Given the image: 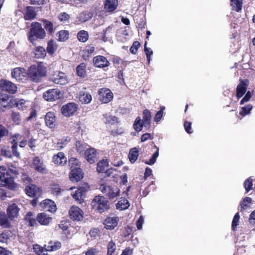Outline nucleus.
Here are the masks:
<instances>
[{
    "label": "nucleus",
    "mask_w": 255,
    "mask_h": 255,
    "mask_svg": "<svg viewBox=\"0 0 255 255\" xmlns=\"http://www.w3.org/2000/svg\"><path fill=\"white\" fill-rule=\"evenodd\" d=\"M28 77L33 82L39 83L42 79L47 76V68L43 62L31 65L28 69Z\"/></svg>",
    "instance_id": "f257e3e1"
},
{
    "label": "nucleus",
    "mask_w": 255,
    "mask_h": 255,
    "mask_svg": "<svg viewBox=\"0 0 255 255\" xmlns=\"http://www.w3.org/2000/svg\"><path fill=\"white\" fill-rule=\"evenodd\" d=\"M46 36V32L41 24L37 22H33L31 24L28 32V39L31 42L37 39H42Z\"/></svg>",
    "instance_id": "f03ea898"
},
{
    "label": "nucleus",
    "mask_w": 255,
    "mask_h": 255,
    "mask_svg": "<svg viewBox=\"0 0 255 255\" xmlns=\"http://www.w3.org/2000/svg\"><path fill=\"white\" fill-rule=\"evenodd\" d=\"M0 185L7 187L8 188L15 190L17 184L13 181V179L7 174V171L3 167L0 166Z\"/></svg>",
    "instance_id": "7ed1b4c3"
},
{
    "label": "nucleus",
    "mask_w": 255,
    "mask_h": 255,
    "mask_svg": "<svg viewBox=\"0 0 255 255\" xmlns=\"http://www.w3.org/2000/svg\"><path fill=\"white\" fill-rule=\"evenodd\" d=\"M91 205L93 208L100 213H102L108 210L110 204L108 201L103 196H96L93 199Z\"/></svg>",
    "instance_id": "20e7f679"
},
{
    "label": "nucleus",
    "mask_w": 255,
    "mask_h": 255,
    "mask_svg": "<svg viewBox=\"0 0 255 255\" xmlns=\"http://www.w3.org/2000/svg\"><path fill=\"white\" fill-rule=\"evenodd\" d=\"M101 191L110 199H113L119 196L120 190L116 186L102 184L99 188Z\"/></svg>",
    "instance_id": "39448f33"
},
{
    "label": "nucleus",
    "mask_w": 255,
    "mask_h": 255,
    "mask_svg": "<svg viewBox=\"0 0 255 255\" xmlns=\"http://www.w3.org/2000/svg\"><path fill=\"white\" fill-rule=\"evenodd\" d=\"M50 81L56 84L64 85L68 82L66 74L61 71H55L50 77Z\"/></svg>",
    "instance_id": "423d86ee"
},
{
    "label": "nucleus",
    "mask_w": 255,
    "mask_h": 255,
    "mask_svg": "<svg viewBox=\"0 0 255 255\" xmlns=\"http://www.w3.org/2000/svg\"><path fill=\"white\" fill-rule=\"evenodd\" d=\"M11 75L13 78L18 81L24 82L26 81L28 77V71L22 68H16L13 70L11 72Z\"/></svg>",
    "instance_id": "0eeeda50"
},
{
    "label": "nucleus",
    "mask_w": 255,
    "mask_h": 255,
    "mask_svg": "<svg viewBox=\"0 0 255 255\" xmlns=\"http://www.w3.org/2000/svg\"><path fill=\"white\" fill-rule=\"evenodd\" d=\"M32 167L37 172L45 174L48 170L43 160L38 156L35 157L32 160Z\"/></svg>",
    "instance_id": "6e6552de"
},
{
    "label": "nucleus",
    "mask_w": 255,
    "mask_h": 255,
    "mask_svg": "<svg viewBox=\"0 0 255 255\" xmlns=\"http://www.w3.org/2000/svg\"><path fill=\"white\" fill-rule=\"evenodd\" d=\"M43 97L47 101H54L59 99L62 97V94L59 90L53 89L44 92Z\"/></svg>",
    "instance_id": "1a4fd4ad"
},
{
    "label": "nucleus",
    "mask_w": 255,
    "mask_h": 255,
    "mask_svg": "<svg viewBox=\"0 0 255 255\" xmlns=\"http://www.w3.org/2000/svg\"><path fill=\"white\" fill-rule=\"evenodd\" d=\"M0 87L1 89L10 94H14L17 91L16 85L11 82L2 79L0 81Z\"/></svg>",
    "instance_id": "9d476101"
},
{
    "label": "nucleus",
    "mask_w": 255,
    "mask_h": 255,
    "mask_svg": "<svg viewBox=\"0 0 255 255\" xmlns=\"http://www.w3.org/2000/svg\"><path fill=\"white\" fill-rule=\"evenodd\" d=\"M26 194L28 196L38 198L42 194L41 189L34 184L27 185L25 188Z\"/></svg>",
    "instance_id": "9b49d317"
},
{
    "label": "nucleus",
    "mask_w": 255,
    "mask_h": 255,
    "mask_svg": "<svg viewBox=\"0 0 255 255\" xmlns=\"http://www.w3.org/2000/svg\"><path fill=\"white\" fill-rule=\"evenodd\" d=\"M77 110V106L74 103H68L62 106L61 112L63 115L69 117L73 115Z\"/></svg>",
    "instance_id": "f8f14e48"
},
{
    "label": "nucleus",
    "mask_w": 255,
    "mask_h": 255,
    "mask_svg": "<svg viewBox=\"0 0 255 255\" xmlns=\"http://www.w3.org/2000/svg\"><path fill=\"white\" fill-rule=\"evenodd\" d=\"M99 95L100 100L104 103H109L113 98L112 92L110 89L107 88L101 89Z\"/></svg>",
    "instance_id": "ddd939ff"
},
{
    "label": "nucleus",
    "mask_w": 255,
    "mask_h": 255,
    "mask_svg": "<svg viewBox=\"0 0 255 255\" xmlns=\"http://www.w3.org/2000/svg\"><path fill=\"white\" fill-rule=\"evenodd\" d=\"M69 215L73 220L80 221L83 218L82 211L78 207L73 206L69 210Z\"/></svg>",
    "instance_id": "4468645a"
},
{
    "label": "nucleus",
    "mask_w": 255,
    "mask_h": 255,
    "mask_svg": "<svg viewBox=\"0 0 255 255\" xmlns=\"http://www.w3.org/2000/svg\"><path fill=\"white\" fill-rule=\"evenodd\" d=\"M119 222V218L116 216H110L105 220L104 224L105 228L107 230H113L117 225Z\"/></svg>",
    "instance_id": "2eb2a0df"
},
{
    "label": "nucleus",
    "mask_w": 255,
    "mask_h": 255,
    "mask_svg": "<svg viewBox=\"0 0 255 255\" xmlns=\"http://www.w3.org/2000/svg\"><path fill=\"white\" fill-rule=\"evenodd\" d=\"M85 157L88 162L92 164L98 159V156L96 150L93 148L87 149L84 152Z\"/></svg>",
    "instance_id": "dca6fc26"
},
{
    "label": "nucleus",
    "mask_w": 255,
    "mask_h": 255,
    "mask_svg": "<svg viewBox=\"0 0 255 255\" xmlns=\"http://www.w3.org/2000/svg\"><path fill=\"white\" fill-rule=\"evenodd\" d=\"M94 65L97 67L103 68L108 67L109 62L106 57L101 55L95 57L93 60Z\"/></svg>",
    "instance_id": "f3484780"
},
{
    "label": "nucleus",
    "mask_w": 255,
    "mask_h": 255,
    "mask_svg": "<svg viewBox=\"0 0 255 255\" xmlns=\"http://www.w3.org/2000/svg\"><path fill=\"white\" fill-rule=\"evenodd\" d=\"M83 173L80 168H74L71 170V173L69 175L70 179L73 182H77L82 179Z\"/></svg>",
    "instance_id": "a211bd4d"
},
{
    "label": "nucleus",
    "mask_w": 255,
    "mask_h": 255,
    "mask_svg": "<svg viewBox=\"0 0 255 255\" xmlns=\"http://www.w3.org/2000/svg\"><path fill=\"white\" fill-rule=\"evenodd\" d=\"M19 210V208L15 204H12L8 207L7 214L10 220H12L17 217Z\"/></svg>",
    "instance_id": "6ab92c4d"
},
{
    "label": "nucleus",
    "mask_w": 255,
    "mask_h": 255,
    "mask_svg": "<svg viewBox=\"0 0 255 255\" xmlns=\"http://www.w3.org/2000/svg\"><path fill=\"white\" fill-rule=\"evenodd\" d=\"M51 218L45 213L38 214L36 217V220L42 225H48L51 221Z\"/></svg>",
    "instance_id": "aec40b11"
},
{
    "label": "nucleus",
    "mask_w": 255,
    "mask_h": 255,
    "mask_svg": "<svg viewBox=\"0 0 255 255\" xmlns=\"http://www.w3.org/2000/svg\"><path fill=\"white\" fill-rule=\"evenodd\" d=\"M52 160L56 164L63 165L66 163L67 159L64 154L63 152H60L53 156Z\"/></svg>",
    "instance_id": "412c9836"
},
{
    "label": "nucleus",
    "mask_w": 255,
    "mask_h": 255,
    "mask_svg": "<svg viewBox=\"0 0 255 255\" xmlns=\"http://www.w3.org/2000/svg\"><path fill=\"white\" fill-rule=\"evenodd\" d=\"M55 117L54 114L52 112H48L45 116V124L50 128H53L55 126Z\"/></svg>",
    "instance_id": "4be33fe9"
},
{
    "label": "nucleus",
    "mask_w": 255,
    "mask_h": 255,
    "mask_svg": "<svg viewBox=\"0 0 255 255\" xmlns=\"http://www.w3.org/2000/svg\"><path fill=\"white\" fill-rule=\"evenodd\" d=\"M93 16V13L89 11H84L80 13L77 17V19L80 22H85L91 18Z\"/></svg>",
    "instance_id": "5701e85b"
},
{
    "label": "nucleus",
    "mask_w": 255,
    "mask_h": 255,
    "mask_svg": "<svg viewBox=\"0 0 255 255\" xmlns=\"http://www.w3.org/2000/svg\"><path fill=\"white\" fill-rule=\"evenodd\" d=\"M36 15V14L33 7H26L24 14V18L25 20H29L33 19L35 18Z\"/></svg>",
    "instance_id": "b1692460"
},
{
    "label": "nucleus",
    "mask_w": 255,
    "mask_h": 255,
    "mask_svg": "<svg viewBox=\"0 0 255 255\" xmlns=\"http://www.w3.org/2000/svg\"><path fill=\"white\" fill-rule=\"evenodd\" d=\"M42 207L45 209L50 211H55L56 209V206L55 203L51 200H45L41 203Z\"/></svg>",
    "instance_id": "393cba45"
},
{
    "label": "nucleus",
    "mask_w": 255,
    "mask_h": 255,
    "mask_svg": "<svg viewBox=\"0 0 255 255\" xmlns=\"http://www.w3.org/2000/svg\"><path fill=\"white\" fill-rule=\"evenodd\" d=\"M61 247V243L56 241L52 242L50 241L48 243V245H45V250L46 251L52 252L55 251Z\"/></svg>",
    "instance_id": "a878e982"
},
{
    "label": "nucleus",
    "mask_w": 255,
    "mask_h": 255,
    "mask_svg": "<svg viewBox=\"0 0 255 255\" xmlns=\"http://www.w3.org/2000/svg\"><path fill=\"white\" fill-rule=\"evenodd\" d=\"M151 115L150 111L147 109L143 112V123L145 128H149L151 123Z\"/></svg>",
    "instance_id": "bb28decb"
},
{
    "label": "nucleus",
    "mask_w": 255,
    "mask_h": 255,
    "mask_svg": "<svg viewBox=\"0 0 255 255\" xmlns=\"http://www.w3.org/2000/svg\"><path fill=\"white\" fill-rule=\"evenodd\" d=\"M118 6V0H106L105 8L107 11L111 12L116 9Z\"/></svg>",
    "instance_id": "cd10ccee"
},
{
    "label": "nucleus",
    "mask_w": 255,
    "mask_h": 255,
    "mask_svg": "<svg viewBox=\"0 0 255 255\" xmlns=\"http://www.w3.org/2000/svg\"><path fill=\"white\" fill-rule=\"evenodd\" d=\"M41 21L43 22L44 27L48 34H51L54 32L55 28L54 27L52 22L46 19H42Z\"/></svg>",
    "instance_id": "c85d7f7f"
},
{
    "label": "nucleus",
    "mask_w": 255,
    "mask_h": 255,
    "mask_svg": "<svg viewBox=\"0 0 255 255\" xmlns=\"http://www.w3.org/2000/svg\"><path fill=\"white\" fill-rule=\"evenodd\" d=\"M84 191L82 188L77 189L74 192L72 196L79 203H81L83 201V197L84 196Z\"/></svg>",
    "instance_id": "c756f323"
},
{
    "label": "nucleus",
    "mask_w": 255,
    "mask_h": 255,
    "mask_svg": "<svg viewBox=\"0 0 255 255\" xmlns=\"http://www.w3.org/2000/svg\"><path fill=\"white\" fill-rule=\"evenodd\" d=\"M10 103L11 100L7 95L0 93V106L4 108L9 107Z\"/></svg>",
    "instance_id": "7c9ffc66"
},
{
    "label": "nucleus",
    "mask_w": 255,
    "mask_h": 255,
    "mask_svg": "<svg viewBox=\"0 0 255 255\" xmlns=\"http://www.w3.org/2000/svg\"><path fill=\"white\" fill-rule=\"evenodd\" d=\"M79 100L84 104L89 103L92 100L91 95L86 92H80L79 96Z\"/></svg>",
    "instance_id": "2f4dec72"
},
{
    "label": "nucleus",
    "mask_w": 255,
    "mask_h": 255,
    "mask_svg": "<svg viewBox=\"0 0 255 255\" xmlns=\"http://www.w3.org/2000/svg\"><path fill=\"white\" fill-rule=\"evenodd\" d=\"M247 86L245 83L242 81L237 87V96L238 98L242 97L246 93Z\"/></svg>",
    "instance_id": "473e14b6"
},
{
    "label": "nucleus",
    "mask_w": 255,
    "mask_h": 255,
    "mask_svg": "<svg viewBox=\"0 0 255 255\" xmlns=\"http://www.w3.org/2000/svg\"><path fill=\"white\" fill-rule=\"evenodd\" d=\"M138 150L136 147L132 148L129 150L128 158L131 163H134L137 160L138 156Z\"/></svg>",
    "instance_id": "72a5a7b5"
},
{
    "label": "nucleus",
    "mask_w": 255,
    "mask_h": 255,
    "mask_svg": "<svg viewBox=\"0 0 255 255\" xmlns=\"http://www.w3.org/2000/svg\"><path fill=\"white\" fill-rule=\"evenodd\" d=\"M129 206V203L128 200L125 198H121L116 205L117 208L121 210H124L128 209Z\"/></svg>",
    "instance_id": "f704fd0d"
},
{
    "label": "nucleus",
    "mask_w": 255,
    "mask_h": 255,
    "mask_svg": "<svg viewBox=\"0 0 255 255\" xmlns=\"http://www.w3.org/2000/svg\"><path fill=\"white\" fill-rule=\"evenodd\" d=\"M10 225V222L5 213H0V226L3 228H9Z\"/></svg>",
    "instance_id": "c9c22d12"
},
{
    "label": "nucleus",
    "mask_w": 255,
    "mask_h": 255,
    "mask_svg": "<svg viewBox=\"0 0 255 255\" xmlns=\"http://www.w3.org/2000/svg\"><path fill=\"white\" fill-rule=\"evenodd\" d=\"M58 40L60 42L65 41L69 37V32L67 30H63L59 31L57 33Z\"/></svg>",
    "instance_id": "e433bc0d"
},
{
    "label": "nucleus",
    "mask_w": 255,
    "mask_h": 255,
    "mask_svg": "<svg viewBox=\"0 0 255 255\" xmlns=\"http://www.w3.org/2000/svg\"><path fill=\"white\" fill-rule=\"evenodd\" d=\"M76 147L77 151L80 154H83L87 148V145L84 142L77 141L76 143Z\"/></svg>",
    "instance_id": "4c0bfd02"
},
{
    "label": "nucleus",
    "mask_w": 255,
    "mask_h": 255,
    "mask_svg": "<svg viewBox=\"0 0 255 255\" xmlns=\"http://www.w3.org/2000/svg\"><path fill=\"white\" fill-rule=\"evenodd\" d=\"M76 72L78 76L80 77H85L86 76V65L84 63H81L76 68Z\"/></svg>",
    "instance_id": "58836bf2"
},
{
    "label": "nucleus",
    "mask_w": 255,
    "mask_h": 255,
    "mask_svg": "<svg viewBox=\"0 0 255 255\" xmlns=\"http://www.w3.org/2000/svg\"><path fill=\"white\" fill-rule=\"evenodd\" d=\"M34 52L35 56L37 58H44L46 54L45 49L41 46L36 47Z\"/></svg>",
    "instance_id": "ea45409f"
},
{
    "label": "nucleus",
    "mask_w": 255,
    "mask_h": 255,
    "mask_svg": "<svg viewBox=\"0 0 255 255\" xmlns=\"http://www.w3.org/2000/svg\"><path fill=\"white\" fill-rule=\"evenodd\" d=\"M108 165L107 160H102L99 161L97 164V169L99 172H104L106 171V168Z\"/></svg>",
    "instance_id": "a19ab883"
},
{
    "label": "nucleus",
    "mask_w": 255,
    "mask_h": 255,
    "mask_svg": "<svg viewBox=\"0 0 255 255\" xmlns=\"http://www.w3.org/2000/svg\"><path fill=\"white\" fill-rule=\"evenodd\" d=\"M88 33L85 30H81L77 34V38L78 40L82 42L87 41L88 39Z\"/></svg>",
    "instance_id": "79ce46f5"
},
{
    "label": "nucleus",
    "mask_w": 255,
    "mask_h": 255,
    "mask_svg": "<svg viewBox=\"0 0 255 255\" xmlns=\"http://www.w3.org/2000/svg\"><path fill=\"white\" fill-rule=\"evenodd\" d=\"M70 141L69 137H65L59 141L56 144V148L58 150L62 149L65 145L67 144Z\"/></svg>",
    "instance_id": "37998d69"
},
{
    "label": "nucleus",
    "mask_w": 255,
    "mask_h": 255,
    "mask_svg": "<svg viewBox=\"0 0 255 255\" xmlns=\"http://www.w3.org/2000/svg\"><path fill=\"white\" fill-rule=\"evenodd\" d=\"M69 164L71 170L74 169V168H80V162L78 159L76 158H70L69 160Z\"/></svg>",
    "instance_id": "c03bdc74"
},
{
    "label": "nucleus",
    "mask_w": 255,
    "mask_h": 255,
    "mask_svg": "<svg viewBox=\"0 0 255 255\" xmlns=\"http://www.w3.org/2000/svg\"><path fill=\"white\" fill-rule=\"evenodd\" d=\"M33 213L31 212H28L25 217V219L29 222V225L33 227L36 225V221L34 218H33Z\"/></svg>",
    "instance_id": "a18cd8bd"
},
{
    "label": "nucleus",
    "mask_w": 255,
    "mask_h": 255,
    "mask_svg": "<svg viewBox=\"0 0 255 255\" xmlns=\"http://www.w3.org/2000/svg\"><path fill=\"white\" fill-rule=\"evenodd\" d=\"M143 125H144V124H143V121H141V120L140 119V118L139 117H137L135 119V121L133 124V128H134V129L136 131H139L141 130Z\"/></svg>",
    "instance_id": "49530a36"
},
{
    "label": "nucleus",
    "mask_w": 255,
    "mask_h": 255,
    "mask_svg": "<svg viewBox=\"0 0 255 255\" xmlns=\"http://www.w3.org/2000/svg\"><path fill=\"white\" fill-rule=\"evenodd\" d=\"M11 118L13 122L16 125H19L21 121V116L20 114L16 112H12Z\"/></svg>",
    "instance_id": "de8ad7c7"
},
{
    "label": "nucleus",
    "mask_w": 255,
    "mask_h": 255,
    "mask_svg": "<svg viewBox=\"0 0 255 255\" xmlns=\"http://www.w3.org/2000/svg\"><path fill=\"white\" fill-rule=\"evenodd\" d=\"M116 250V244L112 240L108 244L107 255H112L115 252Z\"/></svg>",
    "instance_id": "09e8293b"
},
{
    "label": "nucleus",
    "mask_w": 255,
    "mask_h": 255,
    "mask_svg": "<svg viewBox=\"0 0 255 255\" xmlns=\"http://www.w3.org/2000/svg\"><path fill=\"white\" fill-rule=\"evenodd\" d=\"M34 251L38 255H47L45 248H43L38 245H34L33 247Z\"/></svg>",
    "instance_id": "8fccbe9b"
},
{
    "label": "nucleus",
    "mask_w": 255,
    "mask_h": 255,
    "mask_svg": "<svg viewBox=\"0 0 255 255\" xmlns=\"http://www.w3.org/2000/svg\"><path fill=\"white\" fill-rule=\"evenodd\" d=\"M252 202V199L250 197H246L240 203L241 210H245L249 207L250 204Z\"/></svg>",
    "instance_id": "3c124183"
},
{
    "label": "nucleus",
    "mask_w": 255,
    "mask_h": 255,
    "mask_svg": "<svg viewBox=\"0 0 255 255\" xmlns=\"http://www.w3.org/2000/svg\"><path fill=\"white\" fill-rule=\"evenodd\" d=\"M242 0H231V5L234 9L236 11H239L242 9Z\"/></svg>",
    "instance_id": "603ef678"
},
{
    "label": "nucleus",
    "mask_w": 255,
    "mask_h": 255,
    "mask_svg": "<svg viewBox=\"0 0 255 255\" xmlns=\"http://www.w3.org/2000/svg\"><path fill=\"white\" fill-rule=\"evenodd\" d=\"M56 49V42L53 40L48 41L47 47V51L49 53H53Z\"/></svg>",
    "instance_id": "864d4df0"
},
{
    "label": "nucleus",
    "mask_w": 255,
    "mask_h": 255,
    "mask_svg": "<svg viewBox=\"0 0 255 255\" xmlns=\"http://www.w3.org/2000/svg\"><path fill=\"white\" fill-rule=\"evenodd\" d=\"M253 185V179L251 177L248 178L245 181L244 183V186L246 192H248L252 189Z\"/></svg>",
    "instance_id": "5fc2aeb1"
},
{
    "label": "nucleus",
    "mask_w": 255,
    "mask_h": 255,
    "mask_svg": "<svg viewBox=\"0 0 255 255\" xmlns=\"http://www.w3.org/2000/svg\"><path fill=\"white\" fill-rule=\"evenodd\" d=\"M155 147L157 149V150L155 153L152 155L151 158L148 161H146L145 163L148 165H152L153 164L156 160V158L159 155L158 150L159 149L155 146Z\"/></svg>",
    "instance_id": "6e6d98bb"
},
{
    "label": "nucleus",
    "mask_w": 255,
    "mask_h": 255,
    "mask_svg": "<svg viewBox=\"0 0 255 255\" xmlns=\"http://www.w3.org/2000/svg\"><path fill=\"white\" fill-rule=\"evenodd\" d=\"M252 108L253 106L251 104H249L246 107H242V111L240 112V114L243 116H245L250 113Z\"/></svg>",
    "instance_id": "4d7b16f0"
},
{
    "label": "nucleus",
    "mask_w": 255,
    "mask_h": 255,
    "mask_svg": "<svg viewBox=\"0 0 255 255\" xmlns=\"http://www.w3.org/2000/svg\"><path fill=\"white\" fill-rule=\"evenodd\" d=\"M10 234L11 233L9 231H7L0 234V242L3 243H6L7 240L10 236Z\"/></svg>",
    "instance_id": "13d9d810"
},
{
    "label": "nucleus",
    "mask_w": 255,
    "mask_h": 255,
    "mask_svg": "<svg viewBox=\"0 0 255 255\" xmlns=\"http://www.w3.org/2000/svg\"><path fill=\"white\" fill-rule=\"evenodd\" d=\"M164 109V107H161L160 110L156 113L154 119L155 122H158L160 121L163 115V111Z\"/></svg>",
    "instance_id": "bf43d9fd"
},
{
    "label": "nucleus",
    "mask_w": 255,
    "mask_h": 255,
    "mask_svg": "<svg viewBox=\"0 0 255 255\" xmlns=\"http://www.w3.org/2000/svg\"><path fill=\"white\" fill-rule=\"evenodd\" d=\"M19 170V168L17 166L16 163L11 164L9 166V172L14 174L17 175L18 174Z\"/></svg>",
    "instance_id": "052dcab7"
},
{
    "label": "nucleus",
    "mask_w": 255,
    "mask_h": 255,
    "mask_svg": "<svg viewBox=\"0 0 255 255\" xmlns=\"http://www.w3.org/2000/svg\"><path fill=\"white\" fill-rule=\"evenodd\" d=\"M1 155L6 157H11V151L10 149L8 146H4L0 150Z\"/></svg>",
    "instance_id": "680f3d73"
},
{
    "label": "nucleus",
    "mask_w": 255,
    "mask_h": 255,
    "mask_svg": "<svg viewBox=\"0 0 255 255\" xmlns=\"http://www.w3.org/2000/svg\"><path fill=\"white\" fill-rule=\"evenodd\" d=\"M52 193L54 195H58L61 192L60 186L58 184H53L51 186Z\"/></svg>",
    "instance_id": "e2e57ef3"
},
{
    "label": "nucleus",
    "mask_w": 255,
    "mask_h": 255,
    "mask_svg": "<svg viewBox=\"0 0 255 255\" xmlns=\"http://www.w3.org/2000/svg\"><path fill=\"white\" fill-rule=\"evenodd\" d=\"M146 45L147 42H145L144 43V52L146 56L147 60L149 63L150 61V56L152 55L153 52L150 48L147 47Z\"/></svg>",
    "instance_id": "0e129e2a"
},
{
    "label": "nucleus",
    "mask_w": 255,
    "mask_h": 255,
    "mask_svg": "<svg viewBox=\"0 0 255 255\" xmlns=\"http://www.w3.org/2000/svg\"><path fill=\"white\" fill-rule=\"evenodd\" d=\"M140 44L138 41H134L132 45L130 48V51L131 53L135 54L137 52V49L140 47Z\"/></svg>",
    "instance_id": "69168bd1"
},
{
    "label": "nucleus",
    "mask_w": 255,
    "mask_h": 255,
    "mask_svg": "<svg viewBox=\"0 0 255 255\" xmlns=\"http://www.w3.org/2000/svg\"><path fill=\"white\" fill-rule=\"evenodd\" d=\"M69 18V15L66 12H61L58 16V19L62 22L67 21Z\"/></svg>",
    "instance_id": "338daca9"
},
{
    "label": "nucleus",
    "mask_w": 255,
    "mask_h": 255,
    "mask_svg": "<svg viewBox=\"0 0 255 255\" xmlns=\"http://www.w3.org/2000/svg\"><path fill=\"white\" fill-rule=\"evenodd\" d=\"M240 219V215L238 213H236L232 221V228L234 230L235 228L238 226V223L239 222Z\"/></svg>",
    "instance_id": "774afa93"
}]
</instances>
